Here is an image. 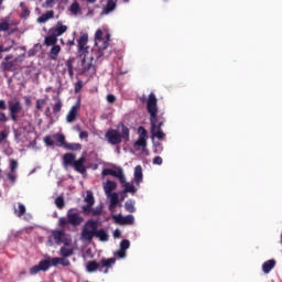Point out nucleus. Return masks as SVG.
<instances>
[{
  "instance_id": "obj_1",
  "label": "nucleus",
  "mask_w": 282,
  "mask_h": 282,
  "mask_svg": "<svg viewBox=\"0 0 282 282\" xmlns=\"http://www.w3.org/2000/svg\"><path fill=\"white\" fill-rule=\"evenodd\" d=\"M147 111L150 115L151 134L152 138H158V140H164L166 134L162 131L166 118L164 113L158 115V97L154 93H150L147 100Z\"/></svg>"
},
{
  "instance_id": "obj_2",
  "label": "nucleus",
  "mask_w": 282,
  "mask_h": 282,
  "mask_svg": "<svg viewBox=\"0 0 282 282\" xmlns=\"http://www.w3.org/2000/svg\"><path fill=\"white\" fill-rule=\"evenodd\" d=\"M85 162V156H80L78 160H76V154L74 153H66L63 156L64 166H73L74 171H76V173H80L82 175L87 173Z\"/></svg>"
},
{
  "instance_id": "obj_3",
  "label": "nucleus",
  "mask_w": 282,
  "mask_h": 282,
  "mask_svg": "<svg viewBox=\"0 0 282 282\" xmlns=\"http://www.w3.org/2000/svg\"><path fill=\"white\" fill-rule=\"evenodd\" d=\"M94 56H96L94 51H91V53H84V57L82 59V74L86 76L96 75V64H94Z\"/></svg>"
},
{
  "instance_id": "obj_4",
  "label": "nucleus",
  "mask_w": 282,
  "mask_h": 282,
  "mask_svg": "<svg viewBox=\"0 0 282 282\" xmlns=\"http://www.w3.org/2000/svg\"><path fill=\"white\" fill-rule=\"evenodd\" d=\"M97 231H98V221L94 219L87 220L82 229L83 241H88V242L94 241V237H96Z\"/></svg>"
},
{
  "instance_id": "obj_5",
  "label": "nucleus",
  "mask_w": 282,
  "mask_h": 282,
  "mask_svg": "<svg viewBox=\"0 0 282 282\" xmlns=\"http://www.w3.org/2000/svg\"><path fill=\"white\" fill-rule=\"evenodd\" d=\"M95 45L97 50H93L97 61H100L105 56V50L109 47V43L102 39V30L98 29L95 33Z\"/></svg>"
},
{
  "instance_id": "obj_6",
  "label": "nucleus",
  "mask_w": 282,
  "mask_h": 282,
  "mask_svg": "<svg viewBox=\"0 0 282 282\" xmlns=\"http://www.w3.org/2000/svg\"><path fill=\"white\" fill-rule=\"evenodd\" d=\"M9 107V116L12 120V122H17L19 120V113L23 111V106H21V101H8Z\"/></svg>"
},
{
  "instance_id": "obj_7",
  "label": "nucleus",
  "mask_w": 282,
  "mask_h": 282,
  "mask_svg": "<svg viewBox=\"0 0 282 282\" xmlns=\"http://www.w3.org/2000/svg\"><path fill=\"white\" fill-rule=\"evenodd\" d=\"M105 138L108 144H112L113 147H116L117 144H122V135H120V132L116 129H109L105 133Z\"/></svg>"
},
{
  "instance_id": "obj_8",
  "label": "nucleus",
  "mask_w": 282,
  "mask_h": 282,
  "mask_svg": "<svg viewBox=\"0 0 282 282\" xmlns=\"http://www.w3.org/2000/svg\"><path fill=\"white\" fill-rule=\"evenodd\" d=\"M138 131H139V138L134 142V149L137 151H140V148L147 149V138L149 133L147 132V129L144 127H139Z\"/></svg>"
},
{
  "instance_id": "obj_9",
  "label": "nucleus",
  "mask_w": 282,
  "mask_h": 282,
  "mask_svg": "<svg viewBox=\"0 0 282 282\" xmlns=\"http://www.w3.org/2000/svg\"><path fill=\"white\" fill-rule=\"evenodd\" d=\"M116 265V258H102L99 262V272H104V274H108L109 270Z\"/></svg>"
},
{
  "instance_id": "obj_10",
  "label": "nucleus",
  "mask_w": 282,
  "mask_h": 282,
  "mask_svg": "<svg viewBox=\"0 0 282 282\" xmlns=\"http://www.w3.org/2000/svg\"><path fill=\"white\" fill-rule=\"evenodd\" d=\"M52 237L55 243H57V246L61 243H64V246H69V240L67 239V235L65 234V230H53Z\"/></svg>"
},
{
  "instance_id": "obj_11",
  "label": "nucleus",
  "mask_w": 282,
  "mask_h": 282,
  "mask_svg": "<svg viewBox=\"0 0 282 282\" xmlns=\"http://www.w3.org/2000/svg\"><path fill=\"white\" fill-rule=\"evenodd\" d=\"M67 30H69V26L63 24L62 21H58L56 25L48 30V34H53L58 39V36H63Z\"/></svg>"
},
{
  "instance_id": "obj_12",
  "label": "nucleus",
  "mask_w": 282,
  "mask_h": 282,
  "mask_svg": "<svg viewBox=\"0 0 282 282\" xmlns=\"http://www.w3.org/2000/svg\"><path fill=\"white\" fill-rule=\"evenodd\" d=\"M78 45V54L80 56H83V54H87L89 53L87 51V43H89V35L87 33H84L79 36L78 41H77Z\"/></svg>"
},
{
  "instance_id": "obj_13",
  "label": "nucleus",
  "mask_w": 282,
  "mask_h": 282,
  "mask_svg": "<svg viewBox=\"0 0 282 282\" xmlns=\"http://www.w3.org/2000/svg\"><path fill=\"white\" fill-rule=\"evenodd\" d=\"M67 219L70 226H80L85 219L78 213H73L72 209L67 212Z\"/></svg>"
},
{
  "instance_id": "obj_14",
  "label": "nucleus",
  "mask_w": 282,
  "mask_h": 282,
  "mask_svg": "<svg viewBox=\"0 0 282 282\" xmlns=\"http://www.w3.org/2000/svg\"><path fill=\"white\" fill-rule=\"evenodd\" d=\"M78 109H80V104H76L69 109L68 113L66 115V122H76L78 118Z\"/></svg>"
},
{
  "instance_id": "obj_15",
  "label": "nucleus",
  "mask_w": 282,
  "mask_h": 282,
  "mask_svg": "<svg viewBox=\"0 0 282 282\" xmlns=\"http://www.w3.org/2000/svg\"><path fill=\"white\" fill-rule=\"evenodd\" d=\"M51 263L54 268H56V265H63V268H69V265H72V262L69 261V259L64 258V257L52 258Z\"/></svg>"
},
{
  "instance_id": "obj_16",
  "label": "nucleus",
  "mask_w": 282,
  "mask_h": 282,
  "mask_svg": "<svg viewBox=\"0 0 282 282\" xmlns=\"http://www.w3.org/2000/svg\"><path fill=\"white\" fill-rule=\"evenodd\" d=\"M98 271L100 272V262H97L96 260H91L86 263V272H89L91 274Z\"/></svg>"
},
{
  "instance_id": "obj_17",
  "label": "nucleus",
  "mask_w": 282,
  "mask_h": 282,
  "mask_svg": "<svg viewBox=\"0 0 282 282\" xmlns=\"http://www.w3.org/2000/svg\"><path fill=\"white\" fill-rule=\"evenodd\" d=\"M275 265H276V260H274V259L268 260L262 264V272L264 274H270V272H272V270H274Z\"/></svg>"
},
{
  "instance_id": "obj_18",
  "label": "nucleus",
  "mask_w": 282,
  "mask_h": 282,
  "mask_svg": "<svg viewBox=\"0 0 282 282\" xmlns=\"http://www.w3.org/2000/svg\"><path fill=\"white\" fill-rule=\"evenodd\" d=\"M142 180H143L142 165H137L134 167V184H137V186H140V184H142Z\"/></svg>"
},
{
  "instance_id": "obj_19",
  "label": "nucleus",
  "mask_w": 282,
  "mask_h": 282,
  "mask_svg": "<svg viewBox=\"0 0 282 282\" xmlns=\"http://www.w3.org/2000/svg\"><path fill=\"white\" fill-rule=\"evenodd\" d=\"M59 254H61V257H64V259L73 257V254H74V247H68L67 245L61 247Z\"/></svg>"
},
{
  "instance_id": "obj_20",
  "label": "nucleus",
  "mask_w": 282,
  "mask_h": 282,
  "mask_svg": "<svg viewBox=\"0 0 282 282\" xmlns=\"http://www.w3.org/2000/svg\"><path fill=\"white\" fill-rule=\"evenodd\" d=\"M56 43H58V37L53 33H48V35L44 37V45L47 47L54 46Z\"/></svg>"
},
{
  "instance_id": "obj_21",
  "label": "nucleus",
  "mask_w": 282,
  "mask_h": 282,
  "mask_svg": "<svg viewBox=\"0 0 282 282\" xmlns=\"http://www.w3.org/2000/svg\"><path fill=\"white\" fill-rule=\"evenodd\" d=\"M117 3L118 2L116 0H108L107 4L105 6V8L101 11V14H109V13L113 12V10H116Z\"/></svg>"
},
{
  "instance_id": "obj_22",
  "label": "nucleus",
  "mask_w": 282,
  "mask_h": 282,
  "mask_svg": "<svg viewBox=\"0 0 282 282\" xmlns=\"http://www.w3.org/2000/svg\"><path fill=\"white\" fill-rule=\"evenodd\" d=\"M12 58V55H7L4 57V62L1 63V67L3 72H12V67H14V62H8Z\"/></svg>"
},
{
  "instance_id": "obj_23",
  "label": "nucleus",
  "mask_w": 282,
  "mask_h": 282,
  "mask_svg": "<svg viewBox=\"0 0 282 282\" xmlns=\"http://www.w3.org/2000/svg\"><path fill=\"white\" fill-rule=\"evenodd\" d=\"M118 184H116V182L113 181H107L104 184V191L106 193V195H111V193H113V191H116Z\"/></svg>"
},
{
  "instance_id": "obj_24",
  "label": "nucleus",
  "mask_w": 282,
  "mask_h": 282,
  "mask_svg": "<svg viewBox=\"0 0 282 282\" xmlns=\"http://www.w3.org/2000/svg\"><path fill=\"white\" fill-rule=\"evenodd\" d=\"M95 237L102 242L109 241V232L105 229H97Z\"/></svg>"
},
{
  "instance_id": "obj_25",
  "label": "nucleus",
  "mask_w": 282,
  "mask_h": 282,
  "mask_svg": "<svg viewBox=\"0 0 282 282\" xmlns=\"http://www.w3.org/2000/svg\"><path fill=\"white\" fill-rule=\"evenodd\" d=\"M50 19H54V11L50 10L43 13L40 18H37V23H47Z\"/></svg>"
},
{
  "instance_id": "obj_26",
  "label": "nucleus",
  "mask_w": 282,
  "mask_h": 282,
  "mask_svg": "<svg viewBox=\"0 0 282 282\" xmlns=\"http://www.w3.org/2000/svg\"><path fill=\"white\" fill-rule=\"evenodd\" d=\"M58 54H61V45L54 44L50 51V56L52 61H56L58 58Z\"/></svg>"
},
{
  "instance_id": "obj_27",
  "label": "nucleus",
  "mask_w": 282,
  "mask_h": 282,
  "mask_svg": "<svg viewBox=\"0 0 282 282\" xmlns=\"http://www.w3.org/2000/svg\"><path fill=\"white\" fill-rule=\"evenodd\" d=\"M74 61L75 58L70 57L65 62V67L68 69V74L70 78H74Z\"/></svg>"
},
{
  "instance_id": "obj_28",
  "label": "nucleus",
  "mask_w": 282,
  "mask_h": 282,
  "mask_svg": "<svg viewBox=\"0 0 282 282\" xmlns=\"http://www.w3.org/2000/svg\"><path fill=\"white\" fill-rule=\"evenodd\" d=\"M37 265L42 272H47V269L52 268V260H41Z\"/></svg>"
},
{
  "instance_id": "obj_29",
  "label": "nucleus",
  "mask_w": 282,
  "mask_h": 282,
  "mask_svg": "<svg viewBox=\"0 0 282 282\" xmlns=\"http://www.w3.org/2000/svg\"><path fill=\"white\" fill-rule=\"evenodd\" d=\"M84 202L89 206H94L96 204V199L94 198V193L91 191L86 192Z\"/></svg>"
},
{
  "instance_id": "obj_30",
  "label": "nucleus",
  "mask_w": 282,
  "mask_h": 282,
  "mask_svg": "<svg viewBox=\"0 0 282 282\" xmlns=\"http://www.w3.org/2000/svg\"><path fill=\"white\" fill-rule=\"evenodd\" d=\"M20 8L22 9V12L20 13L21 19H28V17L31 14L30 9L25 6L24 2L20 3Z\"/></svg>"
},
{
  "instance_id": "obj_31",
  "label": "nucleus",
  "mask_w": 282,
  "mask_h": 282,
  "mask_svg": "<svg viewBox=\"0 0 282 282\" xmlns=\"http://www.w3.org/2000/svg\"><path fill=\"white\" fill-rule=\"evenodd\" d=\"M65 149H67V151H80V149H83V144H80V143H66Z\"/></svg>"
},
{
  "instance_id": "obj_32",
  "label": "nucleus",
  "mask_w": 282,
  "mask_h": 282,
  "mask_svg": "<svg viewBox=\"0 0 282 282\" xmlns=\"http://www.w3.org/2000/svg\"><path fill=\"white\" fill-rule=\"evenodd\" d=\"M10 30V20L1 19L0 20V32H8Z\"/></svg>"
},
{
  "instance_id": "obj_33",
  "label": "nucleus",
  "mask_w": 282,
  "mask_h": 282,
  "mask_svg": "<svg viewBox=\"0 0 282 282\" xmlns=\"http://www.w3.org/2000/svg\"><path fill=\"white\" fill-rule=\"evenodd\" d=\"M119 178V182L122 186H124L127 183V177H124V172L122 170V167H118V174L117 176Z\"/></svg>"
},
{
  "instance_id": "obj_34",
  "label": "nucleus",
  "mask_w": 282,
  "mask_h": 282,
  "mask_svg": "<svg viewBox=\"0 0 282 282\" xmlns=\"http://www.w3.org/2000/svg\"><path fill=\"white\" fill-rule=\"evenodd\" d=\"M120 135H121V141L126 140V142H129L130 132H129V128H127V126H122Z\"/></svg>"
},
{
  "instance_id": "obj_35",
  "label": "nucleus",
  "mask_w": 282,
  "mask_h": 282,
  "mask_svg": "<svg viewBox=\"0 0 282 282\" xmlns=\"http://www.w3.org/2000/svg\"><path fill=\"white\" fill-rule=\"evenodd\" d=\"M134 223L135 218L133 217V215L123 216V226H133Z\"/></svg>"
},
{
  "instance_id": "obj_36",
  "label": "nucleus",
  "mask_w": 282,
  "mask_h": 282,
  "mask_svg": "<svg viewBox=\"0 0 282 282\" xmlns=\"http://www.w3.org/2000/svg\"><path fill=\"white\" fill-rule=\"evenodd\" d=\"M25 213H26L25 205L21 203L19 204L18 209H14V214L17 215V217H23Z\"/></svg>"
},
{
  "instance_id": "obj_37",
  "label": "nucleus",
  "mask_w": 282,
  "mask_h": 282,
  "mask_svg": "<svg viewBox=\"0 0 282 282\" xmlns=\"http://www.w3.org/2000/svg\"><path fill=\"white\" fill-rule=\"evenodd\" d=\"M124 208L128 213H135V204L133 200H127L124 203Z\"/></svg>"
},
{
  "instance_id": "obj_38",
  "label": "nucleus",
  "mask_w": 282,
  "mask_h": 282,
  "mask_svg": "<svg viewBox=\"0 0 282 282\" xmlns=\"http://www.w3.org/2000/svg\"><path fill=\"white\" fill-rule=\"evenodd\" d=\"M62 109H63V101L61 99H57L56 102L53 105V113H61Z\"/></svg>"
},
{
  "instance_id": "obj_39",
  "label": "nucleus",
  "mask_w": 282,
  "mask_h": 282,
  "mask_svg": "<svg viewBox=\"0 0 282 282\" xmlns=\"http://www.w3.org/2000/svg\"><path fill=\"white\" fill-rule=\"evenodd\" d=\"M69 10L72 12V14H79L80 12V3L78 2H73L69 7Z\"/></svg>"
},
{
  "instance_id": "obj_40",
  "label": "nucleus",
  "mask_w": 282,
  "mask_h": 282,
  "mask_svg": "<svg viewBox=\"0 0 282 282\" xmlns=\"http://www.w3.org/2000/svg\"><path fill=\"white\" fill-rule=\"evenodd\" d=\"M101 175L107 176V175H111L112 177H117L118 175V170H111V169H104L101 172Z\"/></svg>"
},
{
  "instance_id": "obj_41",
  "label": "nucleus",
  "mask_w": 282,
  "mask_h": 282,
  "mask_svg": "<svg viewBox=\"0 0 282 282\" xmlns=\"http://www.w3.org/2000/svg\"><path fill=\"white\" fill-rule=\"evenodd\" d=\"M55 205L59 208V210H63V208H65V198H63V196L56 197Z\"/></svg>"
},
{
  "instance_id": "obj_42",
  "label": "nucleus",
  "mask_w": 282,
  "mask_h": 282,
  "mask_svg": "<svg viewBox=\"0 0 282 282\" xmlns=\"http://www.w3.org/2000/svg\"><path fill=\"white\" fill-rule=\"evenodd\" d=\"M112 219L115 221V224H118L119 226H124V216L122 215H113Z\"/></svg>"
},
{
  "instance_id": "obj_43",
  "label": "nucleus",
  "mask_w": 282,
  "mask_h": 282,
  "mask_svg": "<svg viewBox=\"0 0 282 282\" xmlns=\"http://www.w3.org/2000/svg\"><path fill=\"white\" fill-rule=\"evenodd\" d=\"M54 138H55L56 142L59 143V147H64L65 148V144H67L65 142V134H55Z\"/></svg>"
},
{
  "instance_id": "obj_44",
  "label": "nucleus",
  "mask_w": 282,
  "mask_h": 282,
  "mask_svg": "<svg viewBox=\"0 0 282 282\" xmlns=\"http://www.w3.org/2000/svg\"><path fill=\"white\" fill-rule=\"evenodd\" d=\"M130 247H131V242L127 239H123L120 242V250H123V252H127V250H129Z\"/></svg>"
},
{
  "instance_id": "obj_45",
  "label": "nucleus",
  "mask_w": 282,
  "mask_h": 282,
  "mask_svg": "<svg viewBox=\"0 0 282 282\" xmlns=\"http://www.w3.org/2000/svg\"><path fill=\"white\" fill-rule=\"evenodd\" d=\"M17 169H19V162L14 159L10 160V172L17 173Z\"/></svg>"
},
{
  "instance_id": "obj_46",
  "label": "nucleus",
  "mask_w": 282,
  "mask_h": 282,
  "mask_svg": "<svg viewBox=\"0 0 282 282\" xmlns=\"http://www.w3.org/2000/svg\"><path fill=\"white\" fill-rule=\"evenodd\" d=\"M7 180H9L11 184H17V172H9L7 174Z\"/></svg>"
},
{
  "instance_id": "obj_47",
  "label": "nucleus",
  "mask_w": 282,
  "mask_h": 282,
  "mask_svg": "<svg viewBox=\"0 0 282 282\" xmlns=\"http://www.w3.org/2000/svg\"><path fill=\"white\" fill-rule=\"evenodd\" d=\"M123 187H124V193H137L138 191L133 184H129V183L123 185Z\"/></svg>"
},
{
  "instance_id": "obj_48",
  "label": "nucleus",
  "mask_w": 282,
  "mask_h": 282,
  "mask_svg": "<svg viewBox=\"0 0 282 282\" xmlns=\"http://www.w3.org/2000/svg\"><path fill=\"white\" fill-rule=\"evenodd\" d=\"M58 226H61V228H65V226H69V218L61 217L58 219Z\"/></svg>"
},
{
  "instance_id": "obj_49",
  "label": "nucleus",
  "mask_w": 282,
  "mask_h": 282,
  "mask_svg": "<svg viewBox=\"0 0 282 282\" xmlns=\"http://www.w3.org/2000/svg\"><path fill=\"white\" fill-rule=\"evenodd\" d=\"M47 102L46 99H37L36 104H35V109H37V111H41V109H43V106Z\"/></svg>"
},
{
  "instance_id": "obj_50",
  "label": "nucleus",
  "mask_w": 282,
  "mask_h": 282,
  "mask_svg": "<svg viewBox=\"0 0 282 282\" xmlns=\"http://www.w3.org/2000/svg\"><path fill=\"white\" fill-rule=\"evenodd\" d=\"M44 144H46V147H54V139H52L51 135L44 137Z\"/></svg>"
},
{
  "instance_id": "obj_51",
  "label": "nucleus",
  "mask_w": 282,
  "mask_h": 282,
  "mask_svg": "<svg viewBox=\"0 0 282 282\" xmlns=\"http://www.w3.org/2000/svg\"><path fill=\"white\" fill-rule=\"evenodd\" d=\"M93 217H99V215H102V207H96L91 210Z\"/></svg>"
},
{
  "instance_id": "obj_52",
  "label": "nucleus",
  "mask_w": 282,
  "mask_h": 282,
  "mask_svg": "<svg viewBox=\"0 0 282 282\" xmlns=\"http://www.w3.org/2000/svg\"><path fill=\"white\" fill-rule=\"evenodd\" d=\"M93 206H94V205H84V206L82 207L83 213H85V215L91 214V210L94 209V208H91Z\"/></svg>"
},
{
  "instance_id": "obj_53",
  "label": "nucleus",
  "mask_w": 282,
  "mask_h": 282,
  "mask_svg": "<svg viewBox=\"0 0 282 282\" xmlns=\"http://www.w3.org/2000/svg\"><path fill=\"white\" fill-rule=\"evenodd\" d=\"M115 257H118L119 259H124V257H127V251L119 249L115 252Z\"/></svg>"
},
{
  "instance_id": "obj_54",
  "label": "nucleus",
  "mask_w": 282,
  "mask_h": 282,
  "mask_svg": "<svg viewBox=\"0 0 282 282\" xmlns=\"http://www.w3.org/2000/svg\"><path fill=\"white\" fill-rule=\"evenodd\" d=\"M106 100H107V102H109V105H113L117 100L116 95H113V94L107 95Z\"/></svg>"
},
{
  "instance_id": "obj_55",
  "label": "nucleus",
  "mask_w": 282,
  "mask_h": 282,
  "mask_svg": "<svg viewBox=\"0 0 282 282\" xmlns=\"http://www.w3.org/2000/svg\"><path fill=\"white\" fill-rule=\"evenodd\" d=\"M56 0H45L43 8H54Z\"/></svg>"
},
{
  "instance_id": "obj_56",
  "label": "nucleus",
  "mask_w": 282,
  "mask_h": 282,
  "mask_svg": "<svg viewBox=\"0 0 282 282\" xmlns=\"http://www.w3.org/2000/svg\"><path fill=\"white\" fill-rule=\"evenodd\" d=\"M39 272H41V267L34 265L30 269V274L34 275V274H39Z\"/></svg>"
},
{
  "instance_id": "obj_57",
  "label": "nucleus",
  "mask_w": 282,
  "mask_h": 282,
  "mask_svg": "<svg viewBox=\"0 0 282 282\" xmlns=\"http://www.w3.org/2000/svg\"><path fill=\"white\" fill-rule=\"evenodd\" d=\"M110 195H111L110 196L111 204H118L119 203L118 193H112Z\"/></svg>"
},
{
  "instance_id": "obj_58",
  "label": "nucleus",
  "mask_w": 282,
  "mask_h": 282,
  "mask_svg": "<svg viewBox=\"0 0 282 282\" xmlns=\"http://www.w3.org/2000/svg\"><path fill=\"white\" fill-rule=\"evenodd\" d=\"M162 162L163 160L161 159V156H155L152 161V163L156 164L158 166H162Z\"/></svg>"
},
{
  "instance_id": "obj_59",
  "label": "nucleus",
  "mask_w": 282,
  "mask_h": 282,
  "mask_svg": "<svg viewBox=\"0 0 282 282\" xmlns=\"http://www.w3.org/2000/svg\"><path fill=\"white\" fill-rule=\"evenodd\" d=\"M0 122L6 124L8 122V116H6V112H0Z\"/></svg>"
},
{
  "instance_id": "obj_60",
  "label": "nucleus",
  "mask_w": 282,
  "mask_h": 282,
  "mask_svg": "<svg viewBox=\"0 0 282 282\" xmlns=\"http://www.w3.org/2000/svg\"><path fill=\"white\" fill-rule=\"evenodd\" d=\"M83 89V82H77L75 85V94H78Z\"/></svg>"
},
{
  "instance_id": "obj_61",
  "label": "nucleus",
  "mask_w": 282,
  "mask_h": 282,
  "mask_svg": "<svg viewBox=\"0 0 282 282\" xmlns=\"http://www.w3.org/2000/svg\"><path fill=\"white\" fill-rule=\"evenodd\" d=\"M79 138H80V140H85V139L89 138V132H87V131L79 132Z\"/></svg>"
},
{
  "instance_id": "obj_62",
  "label": "nucleus",
  "mask_w": 282,
  "mask_h": 282,
  "mask_svg": "<svg viewBox=\"0 0 282 282\" xmlns=\"http://www.w3.org/2000/svg\"><path fill=\"white\" fill-rule=\"evenodd\" d=\"M8 109V106L6 105V100L0 99V111H6Z\"/></svg>"
},
{
  "instance_id": "obj_63",
  "label": "nucleus",
  "mask_w": 282,
  "mask_h": 282,
  "mask_svg": "<svg viewBox=\"0 0 282 282\" xmlns=\"http://www.w3.org/2000/svg\"><path fill=\"white\" fill-rule=\"evenodd\" d=\"M6 138H8V132H6V130L0 132V144L1 142H3V140H6Z\"/></svg>"
},
{
  "instance_id": "obj_64",
  "label": "nucleus",
  "mask_w": 282,
  "mask_h": 282,
  "mask_svg": "<svg viewBox=\"0 0 282 282\" xmlns=\"http://www.w3.org/2000/svg\"><path fill=\"white\" fill-rule=\"evenodd\" d=\"M24 104L26 107H30L32 105V98L29 96L24 97Z\"/></svg>"
}]
</instances>
